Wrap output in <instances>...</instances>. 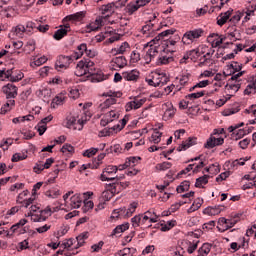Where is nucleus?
Wrapping results in <instances>:
<instances>
[{
	"label": "nucleus",
	"instance_id": "obj_63",
	"mask_svg": "<svg viewBox=\"0 0 256 256\" xmlns=\"http://www.w3.org/2000/svg\"><path fill=\"white\" fill-rule=\"evenodd\" d=\"M37 127L39 135H44L45 131H47V125L43 122H39Z\"/></svg>",
	"mask_w": 256,
	"mask_h": 256
},
{
	"label": "nucleus",
	"instance_id": "obj_9",
	"mask_svg": "<svg viewBox=\"0 0 256 256\" xmlns=\"http://www.w3.org/2000/svg\"><path fill=\"white\" fill-rule=\"evenodd\" d=\"M138 204L137 202H133L129 205L128 208H118L120 219H129V217L133 216V213L137 211Z\"/></svg>",
	"mask_w": 256,
	"mask_h": 256
},
{
	"label": "nucleus",
	"instance_id": "obj_41",
	"mask_svg": "<svg viewBox=\"0 0 256 256\" xmlns=\"http://www.w3.org/2000/svg\"><path fill=\"white\" fill-rule=\"evenodd\" d=\"M46 197H49V199H57V197H60L61 191L57 189L48 190L45 193Z\"/></svg>",
	"mask_w": 256,
	"mask_h": 256
},
{
	"label": "nucleus",
	"instance_id": "obj_64",
	"mask_svg": "<svg viewBox=\"0 0 256 256\" xmlns=\"http://www.w3.org/2000/svg\"><path fill=\"white\" fill-rule=\"evenodd\" d=\"M113 4H107L102 6L103 13H113Z\"/></svg>",
	"mask_w": 256,
	"mask_h": 256
},
{
	"label": "nucleus",
	"instance_id": "obj_20",
	"mask_svg": "<svg viewBox=\"0 0 256 256\" xmlns=\"http://www.w3.org/2000/svg\"><path fill=\"white\" fill-rule=\"evenodd\" d=\"M112 67H118L119 69H123L127 65V59L124 56L114 57L111 60Z\"/></svg>",
	"mask_w": 256,
	"mask_h": 256
},
{
	"label": "nucleus",
	"instance_id": "obj_33",
	"mask_svg": "<svg viewBox=\"0 0 256 256\" xmlns=\"http://www.w3.org/2000/svg\"><path fill=\"white\" fill-rule=\"evenodd\" d=\"M139 5L137 4V2H130L127 6H126V13H128L129 15H133V13H135L136 11H139Z\"/></svg>",
	"mask_w": 256,
	"mask_h": 256
},
{
	"label": "nucleus",
	"instance_id": "obj_1",
	"mask_svg": "<svg viewBox=\"0 0 256 256\" xmlns=\"http://www.w3.org/2000/svg\"><path fill=\"white\" fill-rule=\"evenodd\" d=\"M75 75H77V77H83V75H87V77H92V79L97 81V83L107 79L103 73H99L95 70V62L91 61L90 59H85L78 62Z\"/></svg>",
	"mask_w": 256,
	"mask_h": 256
},
{
	"label": "nucleus",
	"instance_id": "obj_34",
	"mask_svg": "<svg viewBox=\"0 0 256 256\" xmlns=\"http://www.w3.org/2000/svg\"><path fill=\"white\" fill-rule=\"evenodd\" d=\"M205 93H206L205 90L194 92V93L188 94L186 96V99H190V101H195V99H200V97H205Z\"/></svg>",
	"mask_w": 256,
	"mask_h": 256
},
{
	"label": "nucleus",
	"instance_id": "obj_32",
	"mask_svg": "<svg viewBox=\"0 0 256 256\" xmlns=\"http://www.w3.org/2000/svg\"><path fill=\"white\" fill-rule=\"evenodd\" d=\"M65 94H58L57 96H55V98L52 100V107H57V105H63V103L65 102Z\"/></svg>",
	"mask_w": 256,
	"mask_h": 256
},
{
	"label": "nucleus",
	"instance_id": "obj_46",
	"mask_svg": "<svg viewBox=\"0 0 256 256\" xmlns=\"http://www.w3.org/2000/svg\"><path fill=\"white\" fill-rule=\"evenodd\" d=\"M24 77L25 75L23 74V72L18 70L13 74V76H11V81L12 83H17L18 81H21V79H23Z\"/></svg>",
	"mask_w": 256,
	"mask_h": 256
},
{
	"label": "nucleus",
	"instance_id": "obj_36",
	"mask_svg": "<svg viewBox=\"0 0 256 256\" xmlns=\"http://www.w3.org/2000/svg\"><path fill=\"white\" fill-rule=\"evenodd\" d=\"M189 187H191V182L185 180L177 187L176 191L177 193H185V191H189Z\"/></svg>",
	"mask_w": 256,
	"mask_h": 256
},
{
	"label": "nucleus",
	"instance_id": "obj_26",
	"mask_svg": "<svg viewBox=\"0 0 256 256\" xmlns=\"http://www.w3.org/2000/svg\"><path fill=\"white\" fill-rule=\"evenodd\" d=\"M129 229V223L118 225L110 234V237H117V235H121V233H124V231H127Z\"/></svg>",
	"mask_w": 256,
	"mask_h": 256
},
{
	"label": "nucleus",
	"instance_id": "obj_27",
	"mask_svg": "<svg viewBox=\"0 0 256 256\" xmlns=\"http://www.w3.org/2000/svg\"><path fill=\"white\" fill-rule=\"evenodd\" d=\"M101 29V21L96 19L86 26V33H91V31H99Z\"/></svg>",
	"mask_w": 256,
	"mask_h": 256
},
{
	"label": "nucleus",
	"instance_id": "obj_14",
	"mask_svg": "<svg viewBox=\"0 0 256 256\" xmlns=\"http://www.w3.org/2000/svg\"><path fill=\"white\" fill-rule=\"evenodd\" d=\"M232 15H233V9L231 8L224 13H220L219 16L217 17V25H219L220 27H223V25H225V23H227L229 19H231Z\"/></svg>",
	"mask_w": 256,
	"mask_h": 256
},
{
	"label": "nucleus",
	"instance_id": "obj_3",
	"mask_svg": "<svg viewBox=\"0 0 256 256\" xmlns=\"http://www.w3.org/2000/svg\"><path fill=\"white\" fill-rule=\"evenodd\" d=\"M73 61H76L75 58L73 57V54L70 56L61 55L58 57L56 61L55 69L57 71H63V69H68L69 65H71Z\"/></svg>",
	"mask_w": 256,
	"mask_h": 256
},
{
	"label": "nucleus",
	"instance_id": "obj_35",
	"mask_svg": "<svg viewBox=\"0 0 256 256\" xmlns=\"http://www.w3.org/2000/svg\"><path fill=\"white\" fill-rule=\"evenodd\" d=\"M76 123L77 119L75 118V116H68L64 120L63 125L64 127H67V129H71V127H73V125H75Z\"/></svg>",
	"mask_w": 256,
	"mask_h": 256
},
{
	"label": "nucleus",
	"instance_id": "obj_55",
	"mask_svg": "<svg viewBox=\"0 0 256 256\" xmlns=\"http://www.w3.org/2000/svg\"><path fill=\"white\" fill-rule=\"evenodd\" d=\"M103 245H105V242L100 241L97 244H93L91 246L92 253H99L100 249H103Z\"/></svg>",
	"mask_w": 256,
	"mask_h": 256
},
{
	"label": "nucleus",
	"instance_id": "obj_49",
	"mask_svg": "<svg viewBox=\"0 0 256 256\" xmlns=\"http://www.w3.org/2000/svg\"><path fill=\"white\" fill-rule=\"evenodd\" d=\"M171 162H163V163H160V164H157L156 165V169L158 171H167V169H171Z\"/></svg>",
	"mask_w": 256,
	"mask_h": 256
},
{
	"label": "nucleus",
	"instance_id": "obj_21",
	"mask_svg": "<svg viewBox=\"0 0 256 256\" xmlns=\"http://www.w3.org/2000/svg\"><path fill=\"white\" fill-rule=\"evenodd\" d=\"M223 211V206H215V207H207L204 209L203 213L204 215H210V216H215L219 215Z\"/></svg>",
	"mask_w": 256,
	"mask_h": 256
},
{
	"label": "nucleus",
	"instance_id": "obj_23",
	"mask_svg": "<svg viewBox=\"0 0 256 256\" xmlns=\"http://www.w3.org/2000/svg\"><path fill=\"white\" fill-rule=\"evenodd\" d=\"M129 49V43L123 42L118 48L111 50L112 55H123Z\"/></svg>",
	"mask_w": 256,
	"mask_h": 256
},
{
	"label": "nucleus",
	"instance_id": "obj_15",
	"mask_svg": "<svg viewBox=\"0 0 256 256\" xmlns=\"http://www.w3.org/2000/svg\"><path fill=\"white\" fill-rule=\"evenodd\" d=\"M146 224H147V217L144 218L143 214H138L131 218V225L134 229H137V227H141Z\"/></svg>",
	"mask_w": 256,
	"mask_h": 256
},
{
	"label": "nucleus",
	"instance_id": "obj_7",
	"mask_svg": "<svg viewBox=\"0 0 256 256\" xmlns=\"http://www.w3.org/2000/svg\"><path fill=\"white\" fill-rule=\"evenodd\" d=\"M159 55V45H150V48L143 54L146 65L155 61V57Z\"/></svg>",
	"mask_w": 256,
	"mask_h": 256
},
{
	"label": "nucleus",
	"instance_id": "obj_12",
	"mask_svg": "<svg viewBox=\"0 0 256 256\" xmlns=\"http://www.w3.org/2000/svg\"><path fill=\"white\" fill-rule=\"evenodd\" d=\"M71 31V25L69 23L64 24L63 26H60V29H58L53 37L56 41H61L63 37L67 36V33Z\"/></svg>",
	"mask_w": 256,
	"mask_h": 256
},
{
	"label": "nucleus",
	"instance_id": "obj_29",
	"mask_svg": "<svg viewBox=\"0 0 256 256\" xmlns=\"http://www.w3.org/2000/svg\"><path fill=\"white\" fill-rule=\"evenodd\" d=\"M15 107V100H7V102L1 107V115H5L8 111H11Z\"/></svg>",
	"mask_w": 256,
	"mask_h": 256
},
{
	"label": "nucleus",
	"instance_id": "obj_39",
	"mask_svg": "<svg viewBox=\"0 0 256 256\" xmlns=\"http://www.w3.org/2000/svg\"><path fill=\"white\" fill-rule=\"evenodd\" d=\"M24 225H27V219H21L18 223L12 225L10 228V231H12V233H10V235L16 233L17 229H19V227H23Z\"/></svg>",
	"mask_w": 256,
	"mask_h": 256
},
{
	"label": "nucleus",
	"instance_id": "obj_6",
	"mask_svg": "<svg viewBox=\"0 0 256 256\" xmlns=\"http://www.w3.org/2000/svg\"><path fill=\"white\" fill-rule=\"evenodd\" d=\"M53 215L51 206H47L44 210L38 211V215H32V221L34 223H43L46 219H49Z\"/></svg>",
	"mask_w": 256,
	"mask_h": 256
},
{
	"label": "nucleus",
	"instance_id": "obj_47",
	"mask_svg": "<svg viewBox=\"0 0 256 256\" xmlns=\"http://www.w3.org/2000/svg\"><path fill=\"white\" fill-rule=\"evenodd\" d=\"M213 55H215V49L214 48H209L208 51L206 52V54H204L201 57V61H203V59L209 63V61H211V58L213 57Z\"/></svg>",
	"mask_w": 256,
	"mask_h": 256
},
{
	"label": "nucleus",
	"instance_id": "obj_31",
	"mask_svg": "<svg viewBox=\"0 0 256 256\" xmlns=\"http://www.w3.org/2000/svg\"><path fill=\"white\" fill-rule=\"evenodd\" d=\"M209 183V175H204L196 179L195 187L201 189L203 185H207Z\"/></svg>",
	"mask_w": 256,
	"mask_h": 256
},
{
	"label": "nucleus",
	"instance_id": "obj_50",
	"mask_svg": "<svg viewBox=\"0 0 256 256\" xmlns=\"http://www.w3.org/2000/svg\"><path fill=\"white\" fill-rule=\"evenodd\" d=\"M139 61H141V54L133 51L130 55V63H139Z\"/></svg>",
	"mask_w": 256,
	"mask_h": 256
},
{
	"label": "nucleus",
	"instance_id": "obj_54",
	"mask_svg": "<svg viewBox=\"0 0 256 256\" xmlns=\"http://www.w3.org/2000/svg\"><path fill=\"white\" fill-rule=\"evenodd\" d=\"M99 151L98 148H90L85 150V152L83 153L84 157H93V155H97V152Z\"/></svg>",
	"mask_w": 256,
	"mask_h": 256
},
{
	"label": "nucleus",
	"instance_id": "obj_16",
	"mask_svg": "<svg viewBox=\"0 0 256 256\" xmlns=\"http://www.w3.org/2000/svg\"><path fill=\"white\" fill-rule=\"evenodd\" d=\"M81 205H83V197H81V194H75L70 198L68 207H70V209H79Z\"/></svg>",
	"mask_w": 256,
	"mask_h": 256
},
{
	"label": "nucleus",
	"instance_id": "obj_10",
	"mask_svg": "<svg viewBox=\"0 0 256 256\" xmlns=\"http://www.w3.org/2000/svg\"><path fill=\"white\" fill-rule=\"evenodd\" d=\"M117 119H119V112L111 110L103 116V118L100 121V125H102V127H105L109 125V123L117 121Z\"/></svg>",
	"mask_w": 256,
	"mask_h": 256
},
{
	"label": "nucleus",
	"instance_id": "obj_11",
	"mask_svg": "<svg viewBox=\"0 0 256 256\" xmlns=\"http://www.w3.org/2000/svg\"><path fill=\"white\" fill-rule=\"evenodd\" d=\"M115 173H117V166L106 167L100 176V181H115V178H109L111 175H115Z\"/></svg>",
	"mask_w": 256,
	"mask_h": 256
},
{
	"label": "nucleus",
	"instance_id": "obj_4",
	"mask_svg": "<svg viewBox=\"0 0 256 256\" xmlns=\"http://www.w3.org/2000/svg\"><path fill=\"white\" fill-rule=\"evenodd\" d=\"M19 88L13 83H8L2 87V93L5 95L8 101H15L18 95Z\"/></svg>",
	"mask_w": 256,
	"mask_h": 256
},
{
	"label": "nucleus",
	"instance_id": "obj_51",
	"mask_svg": "<svg viewBox=\"0 0 256 256\" xmlns=\"http://www.w3.org/2000/svg\"><path fill=\"white\" fill-rule=\"evenodd\" d=\"M27 157V154H21V153H16L12 156V163H17L18 161H23Z\"/></svg>",
	"mask_w": 256,
	"mask_h": 256
},
{
	"label": "nucleus",
	"instance_id": "obj_19",
	"mask_svg": "<svg viewBox=\"0 0 256 256\" xmlns=\"http://www.w3.org/2000/svg\"><path fill=\"white\" fill-rule=\"evenodd\" d=\"M193 145H197V138H188L180 146H178L177 151H187V149H189V147H193Z\"/></svg>",
	"mask_w": 256,
	"mask_h": 256
},
{
	"label": "nucleus",
	"instance_id": "obj_61",
	"mask_svg": "<svg viewBox=\"0 0 256 256\" xmlns=\"http://www.w3.org/2000/svg\"><path fill=\"white\" fill-rule=\"evenodd\" d=\"M191 78V74H185L180 78V85L185 87L187 83H189V79Z\"/></svg>",
	"mask_w": 256,
	"mask_h": 256
},
{
	"label": "nucleus",
	"instance_id": "obj_43",
	"mask_svg": "<svg viewBox=\"0 0 256 256\" xmlns=\"http://www.w3.org/2000/svg\"><path fill=\"white\" fill-rule=\"evenodd\" d=\"M115 197V194L111 190H109V186L106 187V190L102 192V198L104 201H110V199H113Z\"/></svg>",
	"mask_w": 256,
	"mask_h": 256
},
{
	"label": "nucleus",
	"instance_id": "obj_37",
	"mask_svg": "<svg viewBox=\"0 0 256 256\" xmlns=\"http://www.w3.org/2000/svg\"><path fill=\"white\" fill-rule=\"evenodd\" d=\"M243 13L241 12H235L234 15L230 16V19H229V23H231V25H237L238 22L241 21V17H243Z\"/></svg>",
	"mask_w": 256,
	"mask_h": 256
},
{
	"label": "nucleus",
	"instance_id": "obj_57",
	"mask_svg": "<svg viewBox=\"0 0 256 256\" xmlns=\"http://www.w3.org/2000/svg\"><path fill=\"white\" fill-rule=\"evenodd\" d=\"M175 223V221H168L165 225L161 224V231H170V229H173Z\"/></svg>",
	"mask_w": 256,
	"mask_h": 256
},
{
	"label": "nucleus",
	"instance_id": "obj_17",
	"mask_svg": "<svg viewBox=\"0 0 256 256\" xmlns=\"http://www.w3.org/2000/svg\"><path fill=\"white\" fill-rule=\"evenodd\" d=\"M223 143H225V139H223L222 137H214V136H211L206 144H205V147L206 149H213V147H217V145H223Z\"/></svg>",
	"mask_w": 256,
	"mask_h": 256
},
{
	"label": "nucleus",
	"instance_id": "obj_8",
	"mask_svg": "<svg viewBox=\"0 0 256 256\" xmlns=\"http://www.w3.org/2000/svg\"><path fill=\"white\" fill-rule=\"evenodd\" d=\"M147 102L146 98H139V97H135L132 101L127 102L125 105V109L126 112L129 113V111H133L137 110V109H141V107H143V105H145V103Z\"/></svg>",
	"mask_w": 256,
	"mask_h": 256
},
{
	"label": "nucleus",
	"instance_id": "obj_24",
	"mask_svg": "<svg viewBox=\"0 0 256 256\" xmlns=\"http://www.w3.org/2000/svg\"><path fill=\"white\" fill-rule=\"evenodd\" d=\"M83 18H85V12L80 11L75 14L66 16L64 21H82Z\"/></svg>",
	"mask_w": 256,
	"mask_h": 256
},
{
	"label": "nucleus",
	"instance_id": "obj_48",
	"mask_svg": "<svg viewBox=\"0 0 256 256\" xmlns=\"http://www.w3.org/2000/svg\"><path fill=\"white\" fill-rule=\"evenodd\" d=\"M33 29H37V24L34 22H27L25 26V33L27 35H31V33H33Z\"/></svg>",
	"mask_w": 256,
	"mask_h": 256
},
{
	"label": "nucleus",
	"instance_id": "obj_42",
	"mask_svg": "<svg viewBox=\"0 0 256 256\" xmlns=\"http://www.w3.org/2000/svg\"><path fill=\"white\" fill-rule=\"evenodd\" d=\"M139 161H141V157H129L126 159V165L128 167H135Z\"/></svg>",
	"mask_w": 256,
	"mask_h": 256
},
{
	"label": "nucleus",
	"instance_id": "obj_59",
	"mask_svg": "<svg viewBox=\"0 0 256 256\" xmlns=\"http://www.w3.org/2000/svg\"><path fill=\"white\" fill-rule=\"evenodd\" d=\"M62 153H73L75 148L71 144H64L61 148Z\"/></svg>",
	"mask_w": 256,
	"mask_h": 256
},
{
	"label": "nucleus",
	"instance_id": "obj_53",
	"mask_svg": "<svg viewBox=\"0 0 256 256\" xmlns=\"http://www.w3.org/2000/svg\"><path fill=\"white\" fill-rule=\"evenodd\" d=\"M161 135H162V133L159 132V131L154 132L151 136L152 143H155V144L160 143L161 142Z\"/></svg>",
	"mask_w": 256,
	"mask_h": 256
},
{
	"label": "nucleus",
	"instance_id": "obj_5",
	"mask_svg": "<svg viewBox=\"0 0 256 256\" xmlns=\"http://www.w3.org/2000/svg\"><path fill=\"white\" fill-rule=\"evenodd\" d=\"M119 93L118 92H106L103 94L104 97H110L108 99H106L102 104H100L99 108L102 111H105V109H109V107H111V105H115V103H117V99L115 97H118Z\"/></svg>",
	"mask_w": 256,
	"mask_h": 256
},
{
	"label": "nucleus",
	"instance_id": "obj_28",
	"mask_svg": "<svg viewBox=\"0 0 256 256\" xmlns=\"http://www.w3.org/2000/svg\"><path fill=\"white\" fill-rule=\"evenodd\" d=\"M252 83L248 84L246 89L244 90L245 95H251V93H255L256 90V74L251 77Z\"/></svg>",
	"mask_w": 256,
	"mask_h": 256
},
{
	"label": "nucleus",
	"instance_id": "obj_62",
	"mask_svg": "<svg viewBox=\"0 0 256 256\" xmlns=\"http://www.w3.org/2000/svg\"><path fill=\"white\" fill-rule=\"evenodd\" d=\"M33 201H35V195L33 196L32 194V197L23 200V202L20 205H23V207L27 208L29 207V205H33Z\"/></svg>",
	"mask_w": 256,
	"mask_h": 256
},
{
	"label": "nucleus",
	"instance_id": "obj_45",
	"mask_svg": "<svg viewBox=\"0 0 256 256\" xmlns=\"http://www.w3.org/2000/svg\"><path fill=\"white\" fill-rule=\"evenodd\" d=\"M187 52H188V55H189L191 61H196L200 57V55H199V48L192 49V50H189Z\"/></svg>",
	"mask_w": 256,
	"mask_h": 256
},
{
	"label": "nucleus",
	"instance_id": "obj_13",
	"mask_svg": "<svg viewBox=\"0 0 256 256\" xmlns=\"http://www.w3.org/2000/svg\"><path fill=\"white\" fill-rule=\"evenodd\" d=\"M225 41L224 37L219 36V34L212 33L208 36V43H211V48L215 49L223 44Z\"/></svg>",
	"mask_w": 256,
	"mask_h": 256
},
{
	"label": "nucleus",
	"instance_id": "obj_25",
	"mask_svg": "<svg viewBox=\"0 0 256 256\" xmlns=\"http://www.w3.org/2000/svg\"><path fill=\"white\" fill-rule=\"evenodd\" d=\"M172 61H173V56H167V55L161 54L160 56H158L156 60V65H169V63H172Z\"/></svg>",
	"mask_w": 256,
	"mask_h": 256
},
{
	"label": "nucleus",
	"instance_id": "obj_30",
	"mask_svg": "<svg viewBox=\"0 0 256 256\" xmlns=\"http://www.w3.org/2000/svg\"><path fill=\"white\" fill-rule=\"evenodd\" d=\"M108 189H109V191H111L113 193V195H117V194L121 193V191H123V189L121 188V186L119 184V181L109 184Z\"/></svg>",
	"mask_w": 256,
	"mask_h": 256
},
{
	"label": "nucleus",
	"instance_id": "obj_18",
	"mask_svg": "<svg viewBox=\"0 0 256 256\" xmlns=\"http://www.w3.org/2000/svg\"><path fill=\"white\" fill-rule=\"evenodd\" d=\"M140 75L141 73L139 70L134 69L131 71L123 72V79H125V81H138Z\"/></svg>",
	"mask_w": 256,
	"mask_h": 256
},
{
	"label": "nucleus",
	"instance_id": "obj_38",
	"mask_svg": "<svg viewBox=\"0 0 256 256\" xmlns=\"http://www.w3.org/2000/svg\"><path fill=\"white\" fill-rule=\"evenodd\" d=\"M211 82L209 80H202L200 82H198L196 85H194L193 87H191L189 89L190 93L195 91V89H203L204 87H207V85H210Z\"/></svg>",
	"mask_w": 256,
	"mask_h": 256
},
{
	"label": "nucleus",
	"instance_id": "obj_2",
	"mask_svg": "<svg viewBox=\"0 0 256 256\" xmlns=\"http://www.w3.org/2000/svg\"><path fill=\"white\" fill-rule=\"evenodd\" d=\"M205 35V31L201 28L189 30L182 37V43L184 45H191V43H195L197 39H201Z\"/></svg>",
	"mask_w": 256,
	"mask_h": 256
},
{
	"label": "nucleus",
	"instance_id": "obj_22",
	"mask_svg": "<svg viewBox=\"0 0 256 256\" xmlns=\"http://www.w3.org/2000/svg\"><path fill=\"white\" fill-rule=\"evenodd\" d=\"M87 51V45L85 43H82L80 44L78 47H77V51L74 52L72 54V56L75 58V60L77 61V59H81V57H83V55H85Z\"/></svg>",
	"mask_w": 256,
	"mask_h": 256
},
{
	"label": "nucleus",
	"instance_id": "obj_58",
	"mask_svg": "<svg viewBox=\"0 0 256 256\" xmlns=\"http://www.w3.org/2000/svg\"><path fill=\"white\" fill-rule=\"evenodd\" d=\"M224 38L229 39V41H237V30L228 32Z\"/></svg>",
	"mask_w": 256,
	"mask_h": 256
},
{
	"label": "nucleus",
	"instance_id": "obj_56",
	"mask_svg": "<svg viewBox=\"0 0 256 256\" xmlns=\"http://www.w3.org/2000/svg\"><path fill=\"white\" fill-rule=\"evenodd\" d=\"M127 118H123L121 121H120V124L116 125V126H113L112 129L113 131H117V129L119 131H121L122 129L125 128V125H127Z\"/></svg>",
	"mask_w": 256,
	"mask_h": 256
},
{
	"label": "nucleus",
	"instance_id": "obj_44",
	"mask_svg": "<svg viewBox=\"0 0 256 256\" xmlns=\"http://www.w3.org/2000/svg\"><path fill=\"white\" fill-rule=\"evenodd\" d=\"M39 206L37 205H32L30 207V211L25 214L26 217H31V221H33V215H39Z\"/></svg>",
	"mask_w": 256,
	"mask_h": 256
},
{
	"label": "nucleus",
	"instance_id": "obj_52",
	"mask_svg": "<svg viewBox=\"0 0 256 256\" xmlns=\"http://www.w3.org/2000/svg\"><path fill=\"white\" fill-rule=\"evenodd\" d=\"M48 247H51L52 249H57L58 247H64V249H67V247H70V245L68 244V242L66 243H55V242H51L50 244H48Z\"/></svg>",
	"mask_w": 256,
	"mask_h": 256
},
{
	"label": "nucleus",
	"instance_id": "obj_40",
	"mask_svg": "<svg viewBox=\"0 0 256 256\" xmlns=\"http://www.w3.org/2000/svg\"><path fill=\"white\" fill-rule=\"evenodd\" d=\"M122 151H123V148H121V145L119 144H116L106 149L107 155H109V153H116V155H119V153H121Z\"/></svg>",
	"mask_w": 256,
	"mask_h": 256
},
{
	"label": "nucleus",
	"instance_id": "obj_60",
	"mask_svg": "<svg viewBox=\"0 0 256 256\" xmlns=\"http://www.w3.org/2000/svg\"><path fill=\"white\" fill-rule=\"evenodd\" d=\"M230 175H231V172H229V171H226V172L221 173V174L216 178L217 183H221V181H225V179H227Z\"/></svg>",
	"mask_w": 256,
	"mask_h": 256
}]
</instances>
